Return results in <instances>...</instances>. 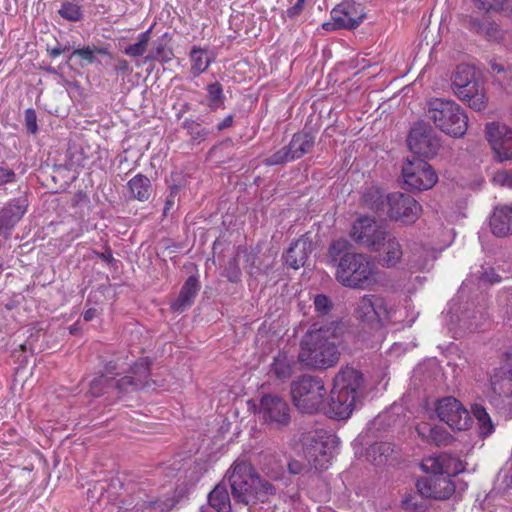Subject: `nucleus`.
Masks as SVG:
<instances>
[{
	"mask_svg": "<svg viewBox=\"0 0 512 512\" xmlns=\"http://www.w3.org/2000/svg\"><path fill=\"white\" fill-rule=\"evenodd\" d=\"M314 306L318 313L321 315H327L332 309L331 300L323 294H319L314 298Z\"/></svg>",
	"mask_w": 512,
	"mask_h": 512,
	"instance_id": "49",
	"label": "nucleus"
},
{
	"mask_svg": "<svg viewBox=\"0 0 512 512\" xmlns=\"http://www.w3.org/2000/svg\"><path fill=\"white\" fill-rule=\"evenodd\" d=\"M16 174L12 169L0 166V185L14 182Z\"/></svg>",
	"mask_w": 512,
	"mask_h": 512,
	"instance_id": "53",
	"label": "nucleus"
},
{
	"mask_svg": "<svg viewBox=\"0 0 512 512\" xmlns=\"http://www.w3.org/2000/svg\"><path fill=\"white\" fill-rule=\"evenodd\" d=\"M150 363L147 359H140L131 368V375L119 379L114 377L113 397H121L149 386Z\"/></svg>",
	"mask_w": 512,
	"mask_h": 512,
	"instance_id": "16",
	"label": "nucleus"
},
{
	"mask_svg": "<svg viewBox=\"0 0 512 512\" xmlns=\"http://www.w3.org/2000/svg\"><path fill=\"white\" fill-rule=\"evenodd\" d=\"M503 482L506 488L512 489V468L505 473Z\"/></svg>",
	"mask_w": 512,
	"mask_h": 512,
	"instance_id": "63",
	"label": "nucleus"
},
{
	"mask_svg": "<svg viewBox=\"0 0 512 512\" xmlns=\"http://www.w3.org/2000/svg\"><path fill=\"white\" fill-rule=\"evenodd\" d=\"M237 256L243 258L245 267L250 275L257 274L261 268L257 264V254L253 250H248L244 246L237 247Z\"/></svg>",
	"mask_w": 512,
	"mask_h": 512,
	"instance_id": "42",
	"label": "nucleus"
},
{
	"mask_svg": "<svg viewBox=\"0 0 512 512\" xmlns=\"http://www.w3.org/2000/svg\"><path fill=\"white\" fill-rule=\"evenodd\" d=\"M438 418L449 427L465 430L470 423V415L463 404L452 396L444 397L436 405Z\"/></svg>",
	"mask_w": 512,
	"mask_h": 512,
	"instance_id": "17",
	"label": "nucleus"
},
{
	"mask_svg": "<svg viewBox=\"0 0 512 512\" xmlns=\"http://www.w3.org/2000/svg\"><path fill=\"white\" fill-rule=\"evenodd\" d=\"M25 127L31 134H35L38 131L37 116L34 109H27L25 111Z\"/></svg>",
	"mask_w": 512,
	"mask_h": 512,
	"instance_id": "50",
	"label": "nucleus"
},
{
	"mask_svg": "<svg viewBox=\"0 0 512 512\" xmlns=\"http://www.w3.org/2000/svg\"><path fill=\"white\" fill-rule=\"evenodd\" d=\"M259 414L265 423L281 429L289 425L290 407L281 397L272 394L264 395L260 400Z\"/></svg>",
	"mask_w": 512,
	"mask_h": 512,
	"instance_id": "15",
	"label": "nucleus"
},
{
	"mask_svg": "<svg viewBox=\"0 0 512 512\" xmlns=\"http://www.w3.org/2000/svg\"><path fill=\"white\" fill-rule=\"evenodd\" d=\"M173 52L163 41H155L153 48L146 57L147 61L168 62L172 59Z\"/></svg>",
	"mask_w": 512,
	"mask_h": 512,
	"instance_id": "38",
	"label": "nucleus"
},
{
	"mask_svg": "<svg viewBox=\"0 0 512 512\" xmlns=\"http://www.w3.org/2000/svg\"><path fill=\"white\" fill-rule=\"evenodd\" d=\"M416 488L423 497L436 500L450 498L456 489L449 474L443 473H440V475H428L417 480Z\"/></svg>",
	"mask_w": 512,
	"mask_h": 512,
	"instance_id": "18",
	"label": "nucleus"
},
{
	"mask_svg": "<svg viewBox=\"0 0 512 512\" xmlns=\"http://www.w3.org/2000/svg\"><path fill=\"white\" fill-rule=\"evenodd\" d=\"M115 369H116L115 365H112L111 363H109V364H107V365L105 366V373H103V374H104V375L111 376V375H113V374H114Z\"/></svg>",
	"mask_w": 512,
	"mask_h": 512,
	"instance_id": "64",
	"label": "nucleus"
},
{
	"mask_svg": "<svg viewBox=\"0 0 512 512\" xmlns=\"http://www.w3.org/2000/svg\"><path fill=\"white\" fill-rule=\"evenodd\" d=\"M492 233L497 237H506L512 234V207L498 206L490 217Z\"/></svg>",
	"mask_w": 512,
	"mask_h": 512,
	"instance_id": "23",
	"label": "nucleus"
},
{
	"mask_svg": "<svg viewBox=\"0 0 512 512\" xmlns=\"http://www.w3.org/2000/svg\"><path fill=\"white\" fill-rule=\"evenodd\" d=\"M200 290V284L195 276H190L181 288L178 298L172 303L171 308L175 312H183L190 307Z\"/></svg>",
	"mask_w": 512,
	"mask_h": 512,
	"instance_id": "24",
	"label": "nucleus"
},
{
	"mask_svg": "<svg viewBox=\"0 0 512 512\" xmlns=\"http://www.w3.org/2000/svg\"><path fill=\"white\" fill-rule=\"evenodd\" d=\"M229 484L233 499L245 506L266 503L277 493L276 487L257 475L252 465L246 461H236L233 464Z\"/></svg>",
	"mask_w": 512,
	"mask_h": 512,
	"instance_id": "4",
	"label": "nucleus"
},
{
	"mask_svg": "<svg viewBox=\"0 0 512 512\" xmlns=\"http://www.w3.org/2000/svg\"><path fill=\"white\" fill-rule=\"evenodd\" d=\"M290 394L294 406L301 413L314 414L323 407L327 390L322 378L304 374L291 382Z\"/></svg>",
	"mask_w": 512,
	"mask_h": 512,
	"instance_id": "7",
	"label": "nucleus"
},
{
	"mask_svg": "<svg viewBox=\"0 0 512 512\" xmlns=\"http://www.w3.org/2000/svg\"><path fill=\"white\" fill-rule=\"evenodd\" d=\"M383 242L381 251H383L384 254L379 259V262L382 266L394 267L401 260L403 255L401 245L392 233H389Z\"/></svg>",
	"mask_w": 512,
	"mask_h": 512,
	"instance_id": "26",
	"label": "nucleus"
},
{
	"mask_svg": "<svg viewBox=\"0 0 512 512\" xmlns=\"http://www.w3.org/2000/svg\"><path fill=\"white\" fill-rule=\"evenodd\" d=\"M492 183L496 186L512 189V171L499 169L492 174Z\"/></svg>",
	"mask_w": 512,
	"mask_h": 512,
	"instance_id": "46",
	"label": "nucleus"
},
{
	"mask_svg": "<svg viewBox=\"0 0 512 512\" xmlns=\"http://www.w3.org/2000/svg\"><path fill=\"white\" fill-rule=\"evenodd\" d=\"M421 433L430 443H433L436 446H445L451 441V435L445 428L440 426L430 427L428 429V434H425L424 432Z\"/></svg>",
	"mask_w": 512,
	"mask_h": 512,
	"instance_id": "39",
	"label": "nucleus"
},
{
	"mask_svg": "<svg viewBox=\"0 0 512 512\" xmlns=\"http://www.w3.org/2000/svg\"><path fill=\"white\" fill-rule=\"evenodd\" d=\"M475 5L485 11L497 10L503 7L504 0H473Z\"/></svg>",
	"mask_w": 512,
	"mask_h": 512,
	"instance_id": "51",
	"label": "nucleus"
},
{
	"mask_svg": "<svg viewBox=\"0 0 512 512\" xmlns=\"http://www.w3.org/2000/svg\"><path fill=\"white\" fill-rule=\"evenodd\" d=\"M402 177L406 189L411 192L431 189L438 180L432 166L417 157L407 159L402 167Z\"/></svg>",
	"mask_w": 512,
	"mask_h": 512,
	"instance_id": "12",
	"label": "nucleus"
},
{
	"mask_svg": "<svg viewBox=\"0 0 512 512\" xmlns=\"http://www.w3.org/2000/svg\"><path fill=\"white\" fill-rule=\"evenodd\" d=\"M460 100L468 103L469 107L476 111H480L486 107V97L483 85L477 79L458 89L454 93Z\"/></svg>",
	"mask_w": 512,
	"mask_h": 512,
	"instance_id": "22",
	"label": "nucleus"
},
{
	"mask_svg": "<svg viewBox=\"0 0 512 512\" xmlns=\"http://www.w3.org/2000/svg\"><path fill=\"white\" fill-rule=\"evenodd\" d=\"M315 144V137L309 132L295 133L287 145V149L292 161L297 160L309 153Z\"/></svg>",
	"mask_w": 512,
	"mask_h": 512,
	"instance_id": "25",
	"label": "nucleus"
},
{
	"mask_svg": "<svg viewBox=\"0 0 512 512\" xmlns=\"http://www.w3.org/2000/svg\"><path fill=\"white\" fill-rule=\"evenodd\" d=\"M208 106L216 110L223 106V88L219 82L211 83L207 86Z\"/></svg>",
	"mask_w": 512,
	"mask_h": 512,
	"instance_id": "43",
	"label": "nucleus"
},
{
	"mask_svg": "<svg viewBox=\"0 0 512 512\" xmlns=\"http://www.w3.org/2000/svg\"><path fill=\"white\" fill-rule=\"evenodd\" d=\"M151 31L152 27L147 31L141 33L138 36L137 42L131 45H128L124 49V53L130 57H140L144 55L147 50L148 43L151 39Z\"/></svg>",
	"mask_w": 512,
	"mask_h": 512,
	"instance_id": "36",
	"label": "nucleus"
},
{
	"mask_svg": "<svg viewBox=\"0 0 512 512\" xmlns=\"http://www.w3.org/2000/svg\"><path fill=\"white\" fill-rule=\"evenodd\" d=\"M445 462L446 458L443 456L428 457L422 461L421 467L430 475L449 474Z\"/></svg>",
	"mask_w": 512,
	"mask_h": 512,
	"instance_id": "37",
	"label": "nucleus"
},
{
	"mask_svg": "<svg viewBox=\"0 0 512 512\" xmlns=\"http://www.w3.org/2000/svg\"><path fill=\"white\" fill-rule=\"evenodd\" d=\"M407 143L411 152L424 158L436 156L441 148L440 136L425 121L414 123L408 134Z\"/></svg>",
	"mask_w": 512,
	"mask_h": 512,
	"instance_id": "11",
	"label": "nucleus"
},
{
	"mask_svg": "<svg viewBox=\"0 0 512 512\" xmlns=\"http://www.w3.org/2000/svg\"><path fill=\"white\" fill-rule=\"evenodd\" d=\"M481 279L485 282L489 283H497L500 282L501 277L493 270L486 271L482 274Z\"/></svg>",
	"mask_w": 512,
	"mask_h": 512,
	"instance_id": "56",
	"label": "nucleus"
},
{
	"mask_svg": "<svg viewBox=\"0 0 512 512\" xmlns=\"http://www.w3.org/2000/svg\"><path fill=\"white\" fill-rule=\"evenodd\" d=\"M336 446V438L322 432L308 433L303 438V453L310 466L316 470L328 468Z\"/></svg>",
	"mask_w": 512,
	"mask_h": 512,
	"instance_id": "9",
	"label": "nucleus"
},
{
	"mask_svg": "<svg viewBox=\"0 0 512 512\" xmlns=\"http://www.w3.org/2000/svg\"><path fill=\"white\" fill-rule=\"evenodd\" d=\"M395 306L386 298L377 294L360 297L354 304L353 316L364 327L380 330L394 320Z\"/></svg>",
	"mask_w": 512,
	"mask_h": 512,
	"instance_id": "6",
	"label": "nucleus"
},
{
	"mask_svg": "<svg viewBox=\"0 0 512 512\" xmlns=\"http://www.w3.org/2000/svg\"><path fill=\"white\" fill-rule=\"evenodd\" d=\"M178 191H179V187L176 186V185H174V186H172L170 188V194L168 195V197L166 199L165 207H164V214L165 215L175 205V199H176V196L178 194Z\"/></svg>",
	"mask_w": 512,
	"mask_h": 512,
	"instance_id": "54",
	"label": "nucleus"
},
{
	"mask_svg": "<svg viewBox=\"0 0 512 512\" xmlns=\"http://www.w3.org/2000/svg\"><path fill=\"white\" fill-rule=\"evenodd\" d=\"M290 161H292V159L290 158L287 146H285L273 153L271 156L267 157L263 162L266 166H274L281 165Z\"/></svg>",
	"mask_w": 512,
	"mask_h": 512,
	"instance_id": "47",
	"label": "nucleus"
},
{
	"mask_svg": "<svg viewBox=\"0 0 512 512\" xmlns=\"http://www.w3.org/2000/svg\"><path fill=\"white\" fill-rule=\"evenodd\" d=\"M490 65H491L492 71L496 74H501L506 71V68L502 63H498L496 61H491Z\"/></svg>",
	"mask_w": 512,
	"mask_h": 512,
	"instance_id": "60",
	"label": "nucleus"
},
{
	"mask_svg": "<svg viewBox=\"0 0 512 512\" xmlns=\"http://www.w3.org/2000/svg\"><path fill=\"white\" fill-rule=\"evenodd\" d=\"M425 116L436 128L454 138H461L468 129V116L456 102L444 98H431L425 107Z\"/></svg>",
	"mask_w": 512,
	"mask_h": 512,
	"instance_id": "5",
	"label": "nucleus"
},
{
	"mask_svg": "<svg viewBox=\"0 0 512 512\" xmlns=\"http://www.w3.org/2000/svg\"><path fill=\"white\" fill-rule=\"evenodd\" d=\"M469 29L476 34L484 36L489 41H499L503 38V32L499 26L488 20L478 21L472 19L469 22Z\"/></svg>",
	"mask_w": 512,
	"mask_h": 512,
	"instance_id": "30",
	"label": "nucleus"
},
{
	"mask_svg": "<svg viewBox=\"0 0 512 512\" xmlns=\"http://www.w3.org/2000/svg\"><path fill=\"white\" fill-rule=\"evenodd\" d=\"M419 256L413 254L411 262L414 266L419 269H428L430 266V261L434 259V255L432 252H429L423 248L419 249Z\"/></svg>",
	"mask_w": 512,
	"mask_h": 512,
	"instance_id": "48",
	"label": "nucleus"
},
{
	"mask_svg": "<svg viewBox=\"0 0 512 512\" xmlns=\"http://www.w3.org/2000/svg\"><path fill=\"white\" fill-rule=\"evenodd\" d=\"M390 232L378 224L373 218L360 217L356 219L351 227L350 236L359 246L371 252H380L383 248V241Z\"/></svg>",
	"mask_w": 512,
	"mask_h": 512,
	"instance_id": "10",
	"label": "nucleus"
},
{
	"mask_svg": "<svg viewBox=\"0 0 512 512\" xmlns=\"http://www.w3.org/2000/svg\"><path fill=\"white\" fill-rule=\"evenodd\" d=\"M476 80L475 71L468 65H458L451 78V88L455 93L458 89L467 86Z\"/></svg>",
	"mask_w": 512,
	"mask_h": 512,
	"instance_id": "33",
	"label": "nucleus"
},
{
	"mask_svg": "<svg viewBox=\"0 0 512 512\" xmlns=\"http://www.w3.org/2000/svg\"><path fill=\"white\" fill-rule=\"evenodd\" d=\"M288 470L291 474H301L304 470H306V465L298 460H291L288 463Z\"/></svg>",
	"mask_w": 512,
	"mask_h": 512,
	"instance_id": "55",
	"label": "nucleus"
},
{
	"mask_svg": "<svg viewBox=\"0 0 512 512\" xmlns=\"http://www.w3.org/2000/svg\"><path fill=\"white\" fill-rule=\"evenodd\" d=\"M490 385V403L500 413L512 418V352L506 353L503 364L494 369Z\"/></svg>",
	"mask_w": 512,
	"mask_h": 512,
	"instance_id": "8",
	"label": "nucleus"
},
{
	"mask_svg": "<svg viewBox=\"0 0 512 512\" xmlns=\"http://www.w3.org/2000/svg\"><path fill=\"white\" fill-rule=\"evenodd\" d=\"M363 396V374L353 367H343L333 379L327 413L338 420L348 419Z\"/></svg>",
	"mask_w": 512,
	"mask_h": 512,
	"instance_id": "3",
	"label": "nucleus"
},
{
	"mask_svg": "<svg viewBox=\"0 0 512 512\" xmlns=\"http://www.w3.org/2000/svg\"><path fill=\"white\" fill-rule=\"evenodd\" d=\"M385 213L390 219L404 224L414 223L422 212L421 205L410 195L394 192L386 195Z\"/></svg>",
	"mask_w": 512,
	"mask_h": 512,
	"instance_id": "13",
	"label": "nucleus"
},
{
	"mask_svg": "<svg viewBox=\"0 0 512 512\" xmlns=\"http://www.w3.org/2000/svg\"><path fill=\"white\" fill-rule=\"evenodd\" d=\"M151 182L143 174H137L128 182V189L132 198L139 201H147L151 195Z\"/></svg>",
	"mask_w": 512,
	"mask_h": 512,
	"instance_id": "31",
	"label": "nucleus"
},
{
	"mask_svg": "<svg viewBox=\"0 0 512 512\" xmlns=\"http://www.w3.org/2000/svg\"><path fill=\"white\" fill-rule=\"evenodd\" d=\"M233 120H234V117L233 115H228L227 117H225L218 125H217V129L218 131H223L229 127H231L233 125Z\"/></svg>",
	"mask_w": 512,
	"mask_h": 512,
	"instance_id": "59",
	"label": "nucleus"
},
{
	"mask_svg": "<svg viewBox=\"0 0 512 512\" xmlns=\"http://www.w3.org/2000/svg\"><path fill=\"white\" fill-rule=\"evenodd\" d=\"M311 252L312 242L306 237H301L290 245L283 258L289 267L299 269L305 265Z\"/></svg>",
	"mask_w": 512,
	"mask_h": 512,
	"instance_id": "21",
	"label": "nucleus"
},
{
	"mask_svg": "<svg viewBox=\"0 0 512 512\" xmlns=\"http://www.w3.org/2000/svg\"><path fill=\"white\" fill-rule=\"evenodd\" d=\"M365 14L360 4L352 1H343L331 11V22L322 25L323 29L332 31L336 29H354L358 27Z\"/></svg>",
	"mask_w": 512,
	"mask_h": 512,
	"instance_id": "14",
	"label": "nucleus"
},
{
	"mask_svg": "<svg viewBox=\"0 0 512 512\" xmlns=\"http://www.w3.org/2000/svg\"><path fill=\"white\" fill-rule=\"evenodd\" d=\"M486 137L499 162L512 160V129L505 124L489 123Z\"/></svg>",
	"mask_w": 512,
	"mask_h": 512,
	"instance_id": "19",
	"label": "nucleus"
},
{
	"mask_svg": "<svg viewBox=\"0 0 512 512\" xmlns=\"http://www.w3.org/2000/svg\"><path fill=\"white\" fill-rule=\"evenodd\" d=\"M58 13L62 18L73 22L81 20L83 16L80 6L74 2L63 3Z\"/></svg>",
	"mask_w": 512,
	"mask_h": 512,
	"instance_id": "44",
	"label": "nucleus"
},
{
	"mask_svg": "<svg viewBox=\"0 0 512 512\" xmlns=\"http://www.w3.org/2000/svg\"><path fill=\"white\" fill-rule=\"evenodd\" d=\"M241 257L237 256V251L232 259H230L224 269V276L228 278L230 282L237 283L241 279V269L239 261Z\"/></svg>",
	"mask_w": 512,
	"mask_h": 512,
	"instance_id": "45",
	"label": "nucleus"
},
{
	"mask_svg": "<svg viewBox=\"0 0 512 512\" xmlns=\"http://www.w3.org/2000/svg\"><path fill=\"white\" fill-rule=\"evenodd\" d=\"M208 503L216 512L232 511L231 500L225 483L217 484L208 494Z\"/></svg>",
	"mask_w": 512,
	"mask_h": 512,
	"instance_id": "27",
	"label": "nucleus"
},
{
	"mask_svg": "<svg viewBox=\"0 0 512 512\" xmlns=\"http://www.w3.org/2000/svg\"><path fill=\"white\" fill-rule=\"evenodd\" d=\"M98 312H97V309L95 308H90V309H87L84 313H83V318L85 321H91L93 320L96 316H97Z\"/></svg>",
	"mask_w": 512,
	"mask_h": 512,
	"instance_id": "61",
	"label": "nucleus"
},
{
	"mask_svg": "<svg viewBox=\"0 0 512 512\" xmlns=\"http://www.w3.org/2000/svg\"><path fill=\"white\" fill-rule=\"evenodd\" d=\"M190 56L194 74L199 75L209 67L210 59L207 57L204 50L200 48H193L190 52Z\"/></svg>",
	"mask_w": 512,
	"mask_h": 512,
	"instance_id": "41",
	"label": "nucleus"
},
{
	"mask_svg": "<svg viewBox=\"0 0 512 512\" xmlns=\"http://www.w3.org/2000/svg\"><path fill=\"white\" fill-rule=\"evenodd\" d=\"M75 55L84 59L88 64H91L95 61L94 50L88 46L80 49H75L71 57Z\"/></svg>",
	"mask_w": 512,
	"mask_h": 512,
	"instance_id": "52",
	"label": "nucleus"
},
{
	"mask_svg": "<svg viewBox=\"0 0 512 512\" xmlns=\"http://www.w3.org/2000/svg\"><path fill=\"white\" fill-rule=\"evenodd\" d=\"M270 373L277 379L285 381L293 374L292 364L284 354H278L274 357L271 364Z\"/></svg>",
	"mask_w": 512,
	"mask_h": 512,
	"instance_id": "34",
	"label": "nucleus"
},
{
	"mask_svg": "<svg viewBox=\"0 0 512 512\" xmlns=\"http://www.w3.org/2000/svg\"><path fill=\"white\" fill-rule=\"evenodd\" d=\"M66 49H67L66 47L62 48L60 46H57L52 49H49L48 53L52 58H55V57L59 56L60 54H62L63 52H65Z\"/></svg>",
	"mask_w": 512,
	"mask_h": 512,
	"instance_id": "62",
	"label": "nucleus"
},
{
	"mask_svg": "<svg viewBox=\"0 0 512 512\" xmlns=\"http://www.w3.org/2000/svg\"><path fill=\"white\" fill-rule=\"evenodd\" d=\"M341 331L342 327L337 321L309 330L300 342L299 362L317 370L336 365L340 358L338 346Z\"/></svg>",
	"mask_w": 512,
	"mask_h": 512,
	"instance_id": "2",
	"label": "nucleus"
},
{
	"mask_svg": "<svg viewBox=\"0 0 512 512\" xmlns=\"http://www.w3.org/2000/svg\"><path fill=\"white\" fill-rule=\"evenodd\" d=\"M28 200L26 197H18L7 203L0 211V230L10 231L26 213Z\"/></svg>",
	"mask_w": 512,
	"mask_h": 512,
	"instance_id": "20",
	"label": "nucleus"
},
{
	"mask_svg": "<svg viewBox=\"0 0 512 512\" xmlns=\"http://www.w3.org/2000/svg\"><path fill=\"white\" fill-rule=\"evenodd\" d=\"M183 128L187 130L191 139L197 143L205 141L210 133L209 130L203 127L200 123L191 119H186L183 122Z\"/></svg>",
	"mask_w": 512,
	"mask_h": 512,
	"instance_id": "40",
	"label": "nucleus"
},
{
	"mask_svg": "<svg viewBox=\"0 0 512 512\" xmlns=\"http://www.w3.org/2000/svg\"><path fill=\"white\" fill-rule=\"evenodd\" d=\"M361 202L363 206L375 211L385 213L387 207L386 196L384 192L375 186H371L365 189Z\"/></svg>",
	"mask_w": 512,
	"mask_h": 512,
	"instance_id": "28",
	"label": "nucleus"
},
{
	"mask_svg": "<svg viewBox=\"0 0 512 512\" xmlns=\"http://www.w3.org/2000/svg\"><path fill=\"white\" fill-rule=\"evenodd\" d=\"M472 413L478 421L480 434L484 437L492 434L494 425L485 407L481 404H474L472 406Z\"/></svg>",
	"mask_w": 512,
	"mask_h": 512,
	"instance_id": "35",
	"label": "nucleus"
},
{
	"mask_svg": "<svg viewBox=\"0 0 512 512\" xmlns=\"http://www.w3.org/2000/svg\"><path fill=\"white\" fill-rule=\"evenodd\" d=\"M303 10V3H300L297 1V3L292 6L291 8H289L286 13H287V16L290 17V18H294L296 17L297 15H299Z\"/></svg>",
	"mask_w": 512,
	"mask_h": 512,
	"instance_id": "57",
	"label": "nucleus"
},
{
	"mask_svg": "<svg viewBox=\"0 0 512 512\" xmlns=\"http://www.w3.org/2000/svg\"><path fill=\"white\" fill-rule=\"evenodd\" d=\"M115 70L117 72H123V73H127V72L131 71L130 65H129L128 61L125 59H119L117 61V63L115 64Z\"/></svg>",
	"mask_w": 512,
	"mask_h": 512,
	"instance_id": "58",
	"label": "nucleus"
},
{
	"mask_svg": "<svg viewBox=\"0 0 512 512\" xmlns=\"http://www.w3.org/2000/svg\"><path fill=\"white\" fill-rule=\"evenodd\" d=\"M352 248L344 238L330 244L329 257L332 262H337L335 279L347 288L368 289L377 282V266L368 255L353 252Z\"/></svg>",
	"mask_w": 512,
	"mask_h": 512,
	"instance_id": "1",
	"label": "nucleus"
},
{
	"mask_svg": "<svg viewBox=\"0 0 512 512\" xmlns=\"http://www.w3.org/2000/svg\"><path fill=\"white\" fill-rule=\"evenodd\" d=\"M114 377L100 374L89 383L88 394L92 397L113 396Z\"/></svg>",
	"mask_w": 512,
	"mask_h": 512,
	"instance_id": "32",
	"label": "nucleus"
},
{
	"mask_svg": "<svg viewBox=\"0 0 512 512\" xmlns=\"http://www.w3.org/2000/svg\"><path fill=\"white\" fill-rule=\"evenodd\" d=\"M394 447L389 442H377L371 445L366 452L367 460L376 466L386 464L392 457Z\"/></svg>",
	"mask_w": 512,
	"mask_h": 512,
	"instance_id": "29",
	"label": "nucleus"
}]
</instances>
